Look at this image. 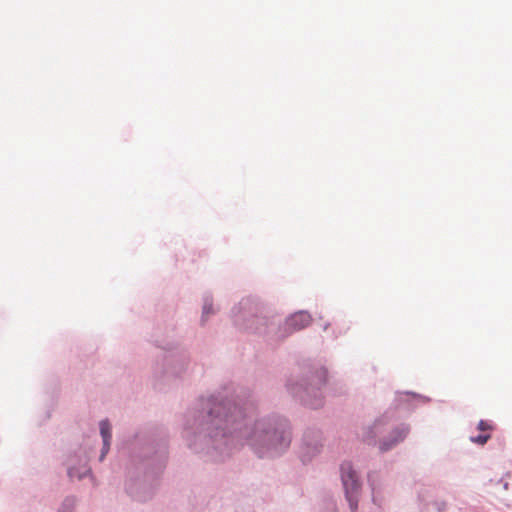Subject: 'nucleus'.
<instances>
[{"label":"nucleus","mask_w":512,"mask_h":512,"mask_svg":"<svg viewBox=\"0 0 512 512\" xmlns=\"http://www.w3.org/2000/svg\"><path fill=\"white\" fill-rule=\"evenodd\" d=\"M99 432L102 439V447L98 456V461L103 462L110 452L112 443V425L109 419H102L99 422Z\"/></svg>","instance_id":"obj_13"},{"label":"nucleus","mask_w":512,"mask_h":512,"mask_svg":"<svg viewBox=\"0 0 512 512\" xmlns=\"http://www.w3.org/2000/svg\"><path fill=\"white\" fill-rule=\"evenodd\" d=\"M54 404H55V399H54V397H52L51 406L47 409V411L45 413V420H48L51 417V412H52Z\"/></svg>","instance_id":"obj_20"},{"label":"nucleus","mask_w":512,"mask_h":512,"mask_svg":"<svg viewBox=\"0 0 512 512\" xmlns=\"http://www.w3.org/2000/svg\"><path fill=\"white\" fill-rule=\"evenodd\" d=\"M124 470L123 488L134 502L145 504L157 495L170 454L169 434L158 425H145L123 436L118 444Z\"/></svg>","instance_id":"obj_2"},{"label":"nucleus","mask_w":512,"mask_h":512,"mask_svg":"<svg viewBox=\"0 0 512 512\" xmlns=\"http://www.w3.org/2000/svg\"><path fill=\"white\" fill-rule=\"evenodd\" d=\"M320 512H338L336 504L332 499L326 500Z\"/></svg>","instance_id":"obj_18"},{"label":"nucleus","mask_w":512,"mask_h":512,"mask_svg":"<svg viewBox=\"0 0 512 512\" xmlns=\"http://www.w3.org/2000/svg\"><path fill=\"white\" fill-rule=\"evenodd\" d=\"M393 412L387 410L376 418L371 425L364 426L361 441L368 446L379 447V437L386 432V426L393 420Z\"/></svg>","instance_id":"obj_10"},{"label":"nucleus","mask_w":512,"mask_h":512,"mask_svg":"<svg viewBox=\"0 0 512 512\" xmlns=\"http://www.w3.org/2000/svg\"><path fill=\"white\" fill-rule=\"evenodd\" d=\"M500 482H501V483H503V488H504L505 490H507V489H508V487H509V484H508L507 482H504L503 480H501Z\"/></svg>","instance_id":"obj_21"},{"label":"nucleus","mask_w":512,"mask_h":512,"mask_svg":"<svg viewBox=\"0 0 512 512\" xmlns=\"http://www.w3.org/2000/svg\"><path fill=\"white\" fill-rule=\"evenodd\" d=\"M91 451L92 447L90 445H80L68 456L66 460L67 476L71 480H83L84 478L89 477L94 481L92 469L89 466Z\"/></svg>","instance_id":"obj_7"},{"label":"nucleus","mask_w":512,"mask_h":512,"mask_svg":"<svg viewBox=\"0 0 512 512\" xmlns=\"http://www.w3.org/2000/svg\"><path fill=\"white\" fill-rule=\"evenodd\" d=\"M491 438V434L489 433H480L476 436H471L470 437V441L474 444H477V445H480V446H483L485 445L488 440Z\"/></svg>","instance_id":"obj_16"},{"label":"nucleus","mask_w":512,"mask_h":512,"mask_svg":"<svg viewBox=\"0 0 512 512\" xmlns=\"http://www.w3.org/2000/svg\"><path fill=\"white\" fill-rule=\"evenodd\" d=\"M328 383V369L319 360H304L298 375L285 380L288 394L305 408L318 410L325 404L324 388Z\"/></svg>","instance_id":"obj_3"},{"label":"nucleus","mask_w":512,"mask_h":512,"mask_svg":"<svg viewBox=\"0 0 512 512\" xmlns=\"http://www.w3.org/2000/svg\"><path fill=\"white\" fill-rule=\"evenodd\" d=\"M156 345H157V347H161V345H160V344H158V343H157ZM162 348H165V347H164V346H162Z\"/></svg>","instance_id":"obj_24"},{"label":"nucleus","mask_w":512,"mask_h":512,"mask_svg":"<svg viewBox=\"0 0 512 512\" xmlns=\"http://www.w3.org/2000/svg\"><path fill=\"white\" fill-rule=\"evenodd\" d=\"M477 429L485 432L492 429V424L487 420H480L478 422Z\"/></svg>","instance_id":"obj_19"},{"label":"nucleus","mask_w":512,"mask_h":512,"mask_svg":"<svg viewBox=\"0 0 512 512\" xmlns=\"http://www.w3.org/2000/svg\"><path fill=\"white\" fill-rule=\"evenodd\" d=\"M333 334L335 339L338 338L339 334H336L335 332H333Z\"/></svg>","instance_id":"obj_23"},{"label":"nucleus","mask_w":512,"mask_h":512,"mask_svg":"<svg viewBox=\"0 0 512 512\" xmlns=\"http://www.w3.org/2000/svg\"><path fill=\"white\" fill-rule=\"evenodd\" d=\"M190 354L186 350L166 352L163 356L162 375L164 378L180 379L190 365Z\"/></svg>","instance_id":"obj_8"},{"label":"nucleus","mask_w":512,"mask_h":512,"mask_svg":"<svg viewBox=\"0 0 512 512\" xmlns=\"http://www.w3.org/2000/svg\"><path fill=\"white\" fill-rule=\"evenodd\" d=\"M230 317L236 329L256 335L272 346L270 322L275 320V314L271 313L258 297L242 298L231 308Z\"/></svg>","instance_id":"obj_4"},{"label":"nucleus","mask_w":512,"mask_h":512,"mask_svg":"<svg viewBox=\"0 0 512 512\" xmlns=\"http://www.w3.org/2000/svg\"><path fill=\"white\" fill-rule=\"evenodd\" d=\"M78 503V498L75 495L66 496L57 512H76V505Z\"/></svg>","instance_id":"obj_15"},{"label":"nucleus","mask_w":512,"mask_h":512,"mask_svg":"<svg viewBox=\"0 0 512 512\" xmlns=\"http://www.w3.org/2000/svg\"><path fill=\"white\" fill-rule=\"evenodd\" d=\"M202 313L199 321L201 327H205L210 316L215 315L217 310L214 308L213 296L210 292H205L202 296Z\"/></svg>","instance_id":"obj_14"},{"label":"nucleus","mask_w":512,"mask_h":512,"mask_svg":"<svg viewBox=\"0 0 512 512\" xmlns=\"http://www.w3.org/2000/svg\"><path fill=\"white\" fill-rule=\"evenodd\" d=\"M252 391L228 382L197 397L184 415L183 436L188 448L204 461L224 462L244 444L259 458L284 454L292 442L288 418L270 413L252 420Z\"/></svg>","instance_id":"obj_1"},{"label":"nucleus","mask_w":512,"mask_h":512,"mask_svg":"<svg viewBox=\"0 0 512 512\" xmlns=\"http://www.w3.org/2000/svg\"><path fill=\"white\" fill-rule=\"evenodd\" d=\"M409 432L410 426L406 423L394 426L388 435L379 440V452L383 454L391 451L407 438Z\"/></svg>","instance_id":"obj_11"},{"label":"nucleus","mask_w":512,"mask_h":512,"mask_svg":"<svg viewBox=\"0 0 512 512\" xmlns=\"http://www.w3.org/2000/svg\"><path fill=\"white\" fill-rule=\"evenodd\" d=\"M340 478L348 506L351 512H355L362 492V481L351 462L344 461L340 465Z\"/></svg>","instance_id":"obj_6"},{"label":"nucleus","mask_w":512,"mask_h":512,"mask_svg":"<svg viewBox=\"0 0 512 512\" xmlns=\"http://www.w3.org/2000/svg\"><path fill=\"white\" fill-rule=\"evenodd\" d=\"M322 432L318 428L309 427L303 433L299 455L304 465L310 463L322 450Z\"/></svg>","instance_id":"obj_9"},{"label":"nucleus","mask_w":512,"mask_h":512,"mask_svg":"<svg viewBox=\"0 0 512 512\" xmlns=\"http://www.w3.org/2000/svg\"><path fill=\"white\" fill-rule=\"evenodd\" d=\"M329 327H330V323L327 322V323L324 324L323 330L326 331Z\"/></svg>","instance_id":"obj_22"},{"label":"nucleus","mask_w":512,"mask_h":512,"mask_svg":"<svg viewBox=\"0 0 512 512\" xmlns=\"http://www.w3.org/2000/svg\"><path fill=\"white\" fill-rule=\"evenodd\" d=\"M376 478H377V473L376 472H372V471L368 472V474H367V481H368L369 487L372 490L373 501L374 502H375V493H376L377 488H378V485H377V482H376Z\"/></svg>","instance_id":"obj_17"},{"label":"nucleus","mask_w":512,"mask_h":512,"mask_svg":"<svg viewBox=\"0 0 512 512\" xmlns=\"http://www.w3.org/2000/svg\"><path fill=\"white\" fill-rule=\"evenodd\" d=\"M311 315L305 311H297L285 319L275 314V320L270 322V339L272 346L278 345L296 331L307 327L311 322Z\"/></svg>","instance_id":"obj_5"},{"label":"nucleus","mask_w":512,"mask_h":512,"mask_svg":"<svg viewBox=\"0 0 512 512\" xmlns=\"http://www.w3.org/2000/svg\"><path fill=\"white\" fill-rule=\"evenodd\" d=\"M415 400L422 401L423 403H428L431 401V399L427 396L412 391H406L404 393H397L394 402L397 408H401L407 412H412L417 407Z\"/></svg>","instance_id":"obj_12"}]
</instances>
